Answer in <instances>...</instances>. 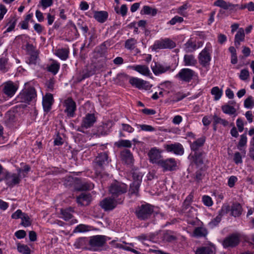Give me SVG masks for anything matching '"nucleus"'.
Instances as JSON below:
<instances>
[{"instance_id": "nucleus-25", "label": "nucleus", "mask_w": 254, "mask_h": 254, "mask_svg": "<svg viewBox=\"0 0 254 254\" xmlns=\"http://www.w3.org/2000/svg\"><path fill=\"white\" fill-rule=\"evenodd\" d=\"M207 234V229L203 226L195 228L193 232V236L196 238H204L206 237Z\"/></svg>"}, {"instance_id": "nucleus-36", "label": "nucleus", "mask_w": 254, "mask_h": 254, "mask_svg": "<svg viewBox=\"0 0 254 254\" xmlns=\"http://www.w3.org/2000/svg\"><path fill=\"white\" fill-rule=\"evenodd\" d=\"M73 212V210L71 207H69L64 209H61V214L62 215V218L65 221H68L72 217V213Z\"/></svg>"}, {"instance_id": "nucleus-17", "label": "nucleus", "mask_w": 254, "mask_h": 254, "mask_svg": "<svg viewBox=\"0 0 254 254\" xmlns=\"http://www.w3.org/2000/svg\"><path fill=\"white\" fill-rule=\"evenodd\" d=\"M54 102V99L53 95L51 93H46V95L43 96L42 100V105L43 107V110L45 112H49L52 108V106Z\"/></svg>"}, {"instance_id": "nucleus-52", "label": "nucleus", "mask_w": 254, "mask_h": 254, "mask_svg": "<svg viewBox=\"0 0 254 254\" xmlns=\"http://www.w3.org/2000/svg\"><path fill=\"white\" fill-rule=\"evenodd\" d=\"M85 244V238H78L74 244V246L76 249L82 248Z\"/></svg>"}, {"instance_id": "nucleus-46", "label": "nucleus", "mask_w": 254, "mask_h": 254, "mask_svg": "<svg viewBox=\"0 0 254 254\" xmlns=\"http://www.w3.org/2000/svg\"><path fill=\"white\" fill-rule=\"evenodd\" d=\"M17 250L19 252L23 254H30L31 252L30 248L27 245L20 244L17 245Z\"/></svg>"}, {"instance_id": "nucleus-48", "label": "nucleus", "mask_w": 254, "mask_h": 254, "mask_svg": "<svg viewBox=\"0 0 254 254\" xmlns=\"http://www.w3.org/2000/svg\"><path fill=\"white\" fill-rule=\"evenodd\" d=\"M132 177L133 180V182H137L140 184L142 181V176L138 171L135 170L132 172Z\"/></svg>"}, {"instance_id": "nucleus-22", "label": "nucleus", "mask_w": 254, "mask_h": 254, "mask_svg": "<svg viewBox=\"0 0 254 254\" xmlns=\"http://www.w3.org/2000/svg\"><path fill=\"white\" fill-rule=\"evenodd\" d=\"M93 17L99 22L104 23L108 17V13L106 11H93Z\"/></svg>"}, {"instance_id": "nucleus-42", "label": "nucleus", "mask_w": 254, "mask_h": 254, "mask_svg": "<svg viewBox=\"0 0 254 254\" xmlns=\"http://www.w3.org/2000/svg\"><path fill=\"white\" fill-rule=\"evenodd\" d=\"M211 93L214 95V100L216 101L221 98L222 91L219 89L218 87L215 86L211 89Z\"/></svg>"}, {"instance_id": "nucleus-53", "label": "nucleus", "mask_w": 254, "mask_h": 254, "mask_svg": "<svg viewBox=\"0 0 254 254\" xmlns=\"http://www.w3.org/2000/svg\"><path fill=\"white\" fill-rule=\"evenodd\" d=\"M17 19L15 17H11L9 21V24H10V26L7 28L6 31H5V33L6 32H9L11 31H12L15 26L16 23Z\"/></svg>"}, {"instance_id": "nucleus-43", "label": "nucleus", "mask_w": 254, "mask_h": 254, "mask_svg": "<svg viewBox=\"0 0 254 254\" xmlns=\"http://www.w3.org/2000/svg\"><path fill=\"white\" fill-rule=\"evenodd\" d=\"M115 144L118 147H125L130 148L131 146V141L129 140H120L115 142Z\"/></svg>"}, {"instance_id": "nucleus-50", "label": "nucleus", "mask_w": 254, "mask_h": 254, "mask_svg": "<svg viewBox=\"0 0 254 254\" xmlns=\"http://www.w3.org/2000/svg\"><path fill=\"white\" fill-rule=\"evenodd\" d=\"M21 225L24 227H28L31 225V221L28 214L25 213L21 219Z\"/></svg>"}, {"instance_id": "nucleus-38", "label": "nucleus", "mask_w": 254, "mask_h": 254, "mask_svg": "<svg viewBox=\"0 0 254 254\" xmlns=\"http://www.w3.org/2000/svg\"><path fill=\"white\" fill-rule=\"evenodd\" d=\"M140 184L137 182H132L130 185L129 193L130 195L135 194L137 195Z\"/></svg>"}, {"instance_id": "nucleus-51", "label": "nucleus", "mask_w": 254, "mask_h": 254, "mask_svg": "<svg viewBox=\"0 0 254 254\" xmlns=\"http://www.w3.org/2000/svg\"><path fill=\"white\" fill-rule=\"evenodd\" d=\"M245 39L244 30L243 28H240L237 32L235 36V41H243Z\"/></svg>"}, {"instance_id": "nucleus-23", "label": "nucleus", "mask_w": 254, "mask_h": 254, "mask_svg": "<svg viewBox=\"0 0 254 254\" xmlns=\"http://www.w3.org/2000/svg\"><path fill=\"white\" fill-rule=\"evenodd\" d=\"M213 5L224 9H228L229 8L233 9L234 7H237L239 5L238 4H234L230 2H227L224 0H217L214 2Z\"/></svg>"}, {"instance_id": "nucleus-7", "label": "nucleus", "mask_w": 254, "mask_h": 254, "mask_svg": "<svg viewBox=\"0 0 254 254\" xmlns=\"http://www.w3.org/2000/svg\"><path fill=\"white\" fill-rule=\"evenodd\" d=\"M240 241V235L238 234H233L225 238L223 242L224 248L234 247L237 246Z\"/></svg>"}, {"instance_id": "nucleus-47", "label": "nucleus", "mask_w": 254, "mask_h": 254, "mask_svg": "<svg viewBox=\"0 0 254 254\" xmlns=\"http://www.w3.org/2000/svg\"><path fill=\"white\" fill-rule=\"evenodd\" d=\"M93 184L89 182H85L82 183L77 190H91L93 189Z\"/></svg>"}, {"instance_id": "nucleus-33", "label": "nucleus", "mask_w": 254, "mask_h": 254, "mask_svg": "<svg viewBox=\"0 0 254 254\" xmlns=\"http://www.w3.org/2000/svg\"><path fill=\"white\" fill-rule=\"evenodd\" d=\"M132 69L143 75H148L150 70L148 67L144 65H137L132 66Z\"/></svg>"}, {"instance_id": "nucleus-28", "label": "nucleus", "mask_w": 254, "mask_h": 254, "mask_svg": "<svg viewBox=\"0 0 254 254\" xmlns=\"http://www.w3.org/2000/svg\"><path fill=\"white\" fill-rule=\"evenodd\" d=\"M111 127V125L110 122L103 124V125L98 127L97 133L101 135H106L110 132Z\"/></svg>"}, {"instance_id": "nucleus-15", "label": "nucleus", "mask_w": 254, "mask_h": 254, "mask_svg": "<svg viewBox=\"0 0 254 254\" xmlns=\"http://www.w3.org/2000/svg\"><path fill=\"white\" fill-rule=\"evenodd\" d=\"M106 237L102 235H96L91 237L89 242L92 247H101L106 243Z\"/></svg>"}, {"instance_id": "nucleus-5", "label": "nucleus", "mask_w": 254, "mask_h": 254, "mask_svg": "<svg viewBox=\"0 0 254 254\" xmlns=\"http://www.w3.org/2000/svg\"><path fill=\"white\" fill-rule=\"evenodd\" d=\"M119 203L112 195L104 198L100 202V206L105 211H111L113 210Z\"/></svg>"}, {"instance_id": "nucleus-20", "label": "nucleus", "mask_w": 254, "mask_h": 254, "mask_svg": "<svg viewBox=\"0 0 254 254\" xmlns=\"http://www.w3.org/2000/svg\"><path fill=\"white\" fill-rule=\"evenodd\" d=\"M91 200L90 193H82L76 197L77 203L81 206L88 205Z\"/></svg>"}, {"instance_id": "nucleus-45", "label": "nucleus", "mask_w": 254, "mask_h": 254, "mask_svg": "<svg viewBox=\"0 0 254 254\" xmlns=\"http://www.w3.org/2000/svg\"><path fill=\"white\" fill-rule=\"evenodd\" d=\"M213 124L216 125L217 124H220L222 125L223 126L226 127L228 125V122L225 119H221L216 115L213 116Z\"/></svg>"}, {"instance_id": "nucleus-62", "label": "nucleus", "mask_w": 254, "mask_h": 254, "mask_svg": "<svg viewBox=\"0 0 254 254\" xmlns=\"http://www.w3.org/2000/svg\"><path fill=\"white\" fill-rule=\"evenodd\" d=\"M202 201L204 205L207 206H211L213 204L211 198L208 195H204L202 197Z\"/></svg>"}, {"instance_id": "nucleus-60", "label": "nucleus", "mask_w": 254, "mask_h": 254, "mask_svg": "<svg viewBox=\"0 0 254 254\" xmlns=\"http://www.w3.org/2000/svg\"><path fill=\"white\" fill-rule=\"evenodd\" d=\"M26 50L28 55L33 54L34 53L38 52L33 46L32 44L27 43L26 45Z\"/></svg>"}, {"instance_id": "nucleus-64", "label": "nucleus", "mask_w": 254, "mask_h": 254, "mask_svg": "<svg viewBox=\"0 0 254 254\" xmlns=\"http://www.w3.org/2000/svg\"><path fill=\"white\" fill-rule=\"evenodd\" d=\"M24 214L25 213H23L20 209H18L12 214L11 218L15 219H22Z\"/></svg>"}, {"instance_id": "nucleus-27", "label": "nucleus", "mask_w": 254, "mask_h": 254, "mask_svg": "<svg viewBox=\"0 0 254 254\" xmlns=\"http://www.w3.org/2000/svg\"><path fill=\"white\" fill-rule=\"evenodd\" d=\"M202 152H195L194 154L190 155L189 157H191L192 162L197 166H199L203 163Z\"/></svg>"}, {"instance_id": "nucleus-32", "label": "nucleus", "mask_w": 254, "mask_h": 254, "mask_svg": "<svg viewBox=\"0 0 254 254\" xmlns=\"http://www.w3.org/2000/svg\"><path fill=\"white\" fill-rule=\"evenodd\" d=\"M69 50L66 48L58 49L56 52V55L62 60L65 61L68 58Z\"/></svg>"}, {"instance_id": "nucleus-49", "label": "nucleus", "mask_w": 254, "mask_h": 254, "mask_svg": "<svg viewBox=\"0 0 254 254\" xmlns=\"http://www.w3.org/2000/svg\"><path fill=\"white\" fill-rule=\"evenodd\" d=\"M107 44H108L107 42H104L99 46L96 47V50L97 52L101 55L104 54L106 52L107 49Z\"/></svg>"}, {"instance_id": "nucleus-54", "label": "nucleus", "mask_w": 254, "mask_h": 254, "mask_svg": "<svg viewBox=\"0 0 254 254\" xmlns=\"http://www.w3.org/2000/svg\"><path fill=\"white\" fill-rule=\"evenodd\" d=\"M254 106V100L252 96H249L244 102V106L247 109L252 108Z\"/></svg>"}, {"instance_id": "nucleus-1", "label": "nucleus", "mask_w": 254, "mask_h": 254, "mask_svg": "<svg viewBox=\"0 0 254 254\" xmlns=\"http://www.w3.org/2000/svg\"><path fill=\"white\" fill-rule=\"evenodd\" d=\"M127 186L123 183L115 181L111 184L109 188L112 197L117 199L119 204H122L125 199V194L127 192Z\"/></svg>"}, {"instance_id": "nucleus-18", "label": "nucleus", "mask_w": 254, "mask_h": 254, "mask_svg": "<svg viewBox=\"0 0 254 254\" xmlns=\"http://www.w3.org/2000/svg\"><path fill=\"white\" fill-rule=\"evenodd\" d=\"M198 60L199 63L203 66H206L209 64L211 60L210 55L208 49L205 48L199 54Z\"/></svg>"}, {"instance_id": "nucleus-6", "label": "nucleus", "mask_w": 254, "mask_h": 254, "mask_svg": "<svg viewBox=\"0 0 254 254\" xmlns=\"http://www.w3.org/2000/svg\"><path fill=\"white\" fill-rule=\"evenodd\" d=\"M37 96L35 89L33 87H29L25 89L20 95V97L22 100V102L29 103L32 101Z\"/></svg>"}, {"instance_id": "nucleus-29", "label": "nucleus", "mask_w": 254, "mask_h": 254, "mask_svg": "<svg viewBox=\"0 0 254 254\" xmlns=\"http://www.w3.org/2000/svg\"><path fill=\"white\" fill-rule=\"evenodd\" d=\"M205 141V139L204 137H200L198 138L196 140L190 144L191 149L194 152H198V150L199 148L203 145Z\"/></svg>"}, {"instance_id": "nucleus-58", "label": "nucleus", "mask_w": 254, "mask_h": 254, "mask_svg": "<svg viewBox=\"0 0 254 254\" xmlns=\"http://www.w3.org/2000/svg\"><path fill=\"white\" fill-rule=\"evenodd\" d=\"M222 216L218 214V215L214 219H213L209 223V225L212 227L216 226L221 221Z\"/></svg>"}, {"instance_id": "nucleus-37", "label": "nucleus", "mask_w": 254, "mask_h": 254, "mask_svg": "<svg viewBox=\"0 0 254 254\" xmlns=\"http://www.w3.org/2000/svg\"><path fill=\"white\" fill-rule=\"evenodd\" d=\"M137 44V40L134 38H131L126 41L125 47L127 50H132L134 49Z\"/></svg>"}, {"instance_id": "nucleus-10", "label": "nucleus", "mask_w": 254, "mask_h": 254, "mask_svg": "<svg viewBox=\"0 0 254 254\" xmlns=\"http://www.w3.org/2000/svg\"><path fill=\"white\" fill-rule=\"evenodd\" d=\"M159 166L163 168L164 171H174L177 167V162L174 158L162 159Z\"/></svg>"}, {"instance_id": "nucleus-61", "label": "nucleus", "mask_w": 254, "mask_h": 254, "mask_svg": "<svg viewBox=\"0 0 254 254\" xmlns=\"http://www.w3.org/2000/svg\"><path fill=\"white\" fill-rule=\"evenodd\" d=\"M249 76V72L247 69L241 70L239 75L240 78L242 80H246Z\"/></svg>"}, {"instance_id": "nucleus-40", "label": "nucleus", "mask_w": 254, "mask_h": 254, "mask_svg": "<svg viewBox=\"0 0 254 254\" xmlns=\"http://www.w3.org/2000/svg\"><path fill=\"white\" fill-rule=\"evenodd\" d=\"M141 14H151L154 16L157 13V10L154 8H152L149 6H144L141 11Z\"/></svg>"}, {"instance_id": "nucleus-34", "label": "nucleus", "mask_w": 254, "mask_h": 254, "mask_svg": "<svg viewBox=\"0 0 254 254\" xmlns=\"http://www.w3.org/2000/svg\"><path fill=\"white\" fill-rule=\"evenodd\" d=\"M221 109L224 113L228 114L229 115H234V116L237 115L236 109L229 104L223 105Z\"/></svg>"}, {"instance_id": "nucleus-24", "label": "nucleus", "mask_w": 254, "mask_h": 254, "mask_svg": "<svg viewBox=\"0 0 254 254\" xmlns=\"http://www.w3.org/2000/svg\"><path fill=\"white\" fill-rule=\"evenodd\" d=\"M121 155L123 161H124L127 164L130 165L133 163V155L130 150L125 149L121 152Z\"/></svg>"}, {"instance_id": "nucleus-9", "label": "nucleus", "mask_w": 254, "mask_h": 254, "mask_svg": "<svg viewBox=\"0 0 254 254\" xmlns=\"http://www.w3.org/2000/svg\"><path fill=\"white\" fill-rule=\"evenodd\" d=\"M129 83L139 89L149 90L152 86L149 82L137 77L129 78Z\"/></svg>"}, {"instance_id": "nucleus-26", "label": "nucleus", "mask_w": 254, "mask_h": 254, "mask_svg": "<svg viewBox=\"0 0 254 254\" xmlns=\"http://www.w3.org/2000/svg\"><path fill=\"white\" fill-rule=\"evenodd\" d=\"M215 251V248L211 245L200 247L198 248L195 254H213Z\"/></svg>"}, {"instance_id": "nucleus-35", "label": "nucleus", "mask_w": 254, "mask_h": 254, "mask_svg": "<svg viewBox=\"0 0 254 254\" xmlns=\"http://www.w3.org/2000/svg\"><path fill=\"white\" fill-rule=\"evenodd\" d=\"M60 64L57 61H53L52 64L47 66L48 71L52 73L54 75L56 74L59 70Z\"/></svg>"}, {"instance_id": "nucleus-41", "label": "nucleus", "mask_w": 254, "mask_h": 254, "mask_svg": "<svg viewBox=\"0 0 254 254\" xmlns=\"http://www.w3.org/2000/svg\"><path fill=\"white\" fill-rule=\"evenodd\" d=\"M38 52L29 54V57L26 60V63L29 64H36L38 58Z\"/></svg>"}, {"instance_id": "nucleus-19", "label": "nucleus", "mask_w": 254, "mask_h": 254, "mask_svg": "<svg viewBox=\"0 0 254 254\" xmlns=\"http://www.w3.org/2000/svg\"><path fill=\"white\" fill-rule=\"evenodd\" d=\"M6 184L9 186H13L19 184L20 182L19 175L18 174L7 173L5 176Z\"/></svg>"}, {"instance_id": "nucleus-44", "label": "nucleus", "mask_w": 254, "mask_h": 254, "mask_svg": "<svg viewBox=\"0 0 254 254\" xmlns=\"http://www.w3.org/2000/svg\"><path fill=\"white\" fill-rule=\"evenodd\" d=\"M247 142V137L246 133H244L240 136V139L237 145L238 148L240 150H242V147L246 145Z\"/></svg>"}, {"instance_id": "nucleus-14", "label": "nucleus", "mask_w": 254, "mask_h": 254, "mask_svg": "<svg viewBox=\"0 0 254 254\" xmlns=\"http://www.w3.org/2000/svg\"><path fill=\"white\" fill-rule=\"evenodd\" d=\"M151 67L155 75H159L165 73L171 69L170 65L162 64L155 62L152 63Z\"/></svg>"}, {"instance_id": "nucleus-55", "label": "nucleus", "mask_w": 254, "mask_h": 254, "mask_svg": "<svg viewBox=\"0 0 254 254\" xmlns=\"http://www.w3.org/2000/svg\"><path fill=\"white\" fill-rule=\"evenodd\" d=\"M184 21V18L182 17H180L179 16H175L173 18H172L168 23L171 25H174L177 23H181Z\"/></svg>"}, {"instance_id": "nucleus-16", "label": "nucleus", "mask_w": 254, "mask_h": 254, "mask_svg": "<svg viewBox=\"0 0 254 254\" xmlns=\"http://www.w3.org/2000/svg\"><path fill=\"white\" fill-rule=\"evenodd\" d=\"M96 121V118L94 114L88 113L83 118L81 127L82 128H88L93 126Z\"/></svg>"}, {"instance_id": "nucleus-30", "label": "nucleus", "mask_w": 254, "mask_h": 254, "mask_svg": "<svg viewBox=\"0 0 254 254\" xmlns=\"http://www.w3.org/2000/svg\"><path fill=\"white\" fill-rule=\"evenodd\" d=\"M184 62L185 66H195L197 64V60L192 55H185Z\"/></svg>"}, {"instance_id": "nucleus-11", "label": "nucleus", "mask_w": 254, "mask_h": 254, "mask_svg": "<svg viewBox=\"0 0 254 254\" xmlns=\"http://www.w3.org/2000/svg\"><path fill=\"white\" fill-rule=\"evenodd\" d=\"M65 109L64 112L67 116L73 117L75 115V111L76 109L75 102L71 98H68L64 102Z\"/></svg>"}, {"instance_id": "nucleus-39", "label": "nucleus", "mask_w": 254, "mask_h": 254, "mask_svg": "<svg viewBox=\"0 0 254 254\" xmlns=\"http://www.w3.org/2000/svg\"><path fill=\"white\" fill-rule=\"evenodd\" d=\"M129 78L130 77L127 74L125 73H120L117 75L115 81L117 83H123L127 81L128 80L129 81Z\"/></svg>"}, {"instance_id": "nucleus-2", "label": "nucleus", "mask_w": 254, "mask_h": 254, "mask_svg": "<svg viewBox=\"0 0 254 254\" xmlns=\"http://www.w3.org/2000/svg\"><path fill=\"white\" fill-rule=\"evenodd\" d=\"M137 218L140 220H146L154 215V207L152 205L146 203L138 206L135 210Z\"/></svg>"}, {"instance_id": "nucleus-13", "label": "nucleus", "mask_w": 254, "mask_h": 254, "mask_svg": "<svg viewBox=\"0 0 254 254\" xmlns=\"http://www.w3.org/2000/svg\"><path fill=\"white\" fill-rule=\"evenodd\" d=\"M165 149L169 152H173L176 155H182L184 153L183 145L178 142L164 145Z\"/></svg>"}, {"instance_id": "nucleus-57", "label": "nucleus", "mask_w": 254, "mask_h": 254, "mask_svg": "<svg viewBox=\"0 0 254 254\" xmlns=\"http://www.w3.org/2000/svg\"><path fill=\"white\" fill-rule=\"evenodd\" d=\"M186 216L190 218H193L196 215V210L193 207L187 210L183 213Z\"/></svg>"}, {"instance_id": "nucleus-3", "label": "nucleus", "mask_w": 254, "mask_h": 254, "mask_svg": "<svg viewBox=\"0 0 254 254\" xmlns=\"http://www.w3.org/2000/svg\"><path fill=\"white\" fill-rule=\"evenodd\" d=\"M175 47V42L167 38L156 40L152 46V50L155 51H157L159 49H173Z\"/></svg>"}, {"instance_id": "nucleus-31", "label": "nucleus", "mask_w": 254, "mask_h": 254, "mask_svg": "<svg viewBox=\"0 0 254 254\" xmlns=\"http://www.w3.org/2000/svg\"><path fill=\"white\" fill-rule=\"evenodd\" d=\"M231 215L234 217H238L242 212V207L240 203H233L231 208Z\"/></svg>"}, {"instance_id": "nucleus-63", "label": "nucleus", "mask_w": 254, "mask_h": 254, "mask_svg": "<svg viewBox=\"0 0 254 254\" xmlns=\"http://www.w3.org/2000/svg\"><path fill=\"white\" fill-rule=\"evenodd\" d=\"M88 226L84 224H80L76 227L74 232H84L88 230Z\"/></svg>"}, {"instance_id": "nucleus-21", "label": "nucleus", "mask_w": 254, "mask_h": 254, "mask_svg": "<svg viewBox=\"0 0 254 254\" xmlns=\"http://www.w3.org/2000/svg\"><path fill=\"white\" fill-rule=\"evenodd\" d=\"M3 93L8 97H12L15 93L16 88L11 82H7L4 84Z\"/></svg>"}, {"instance_id": "nucleus-59", "label": "nucleus", "mask_w": 254, "mask_h": 254, "mask_svg": "<svg viewBox=\"0 0 254 254\" xmlns=\"http://www.w3.org/2000/svg\"><path fill=\"white\" fill-rule=\"evenodd\" d=\"M187 96V95L186 94H184L183 93L178 92L175 94L174 96L173 101L174 102H179L182 100H183L184 98L186 97Z\"/></svg>"}, {"instance_id": "nucleus-4", "label": "nucleus", "mask_w": 254, "mask_h": 254, "mask_svg": "<svg viewBox=\"0 0 254 254\" xmlns=\"http://www.w3.org/2000/svg\"><path fill=\"white\" fill-rule=\"evenodd\" d=\"M94 163L95 169L97 174L98 170H99V172L102 170L104 166L108 165L109 163L108 155L107 153L104 152L99 154L95 159Z\"/></svg>"}, {"instance_id": "nucleus-56", "label": "nucleus", "mask_w": 254, "mask_h": 254, "mask_svg": "<svg viewBox=\"0 0 254 254\" xmlns=\"http://www.w3.org/2000/svg\"><path fill=\"white\" fill-rule=\"evenodd\" d=\"M53 0H41L39 2V5L40 4L43 9H45L48 7L51 6L53 4Z\"/></svg>"}, {"instance_id": "nucleus-12", "label": "nucleus", "mask_w": 254, "mask_h": 254, "mask_svg": "<svg viewBox=\"0 0 254 254\" xmlns=\"http://www.w3.org/2000/svg\"><path fill=\"white\" fill-rule=\"evenodd\" d=\"M161 151L156 147H153L150 149L148 153V156L149 158L150 162L159 165L161 162L162 155Z\"/></svg>"}, {"instance_id": "nucleus-8", "label": "nucleus", "mask_w": 254, "mask_h": 254, "mask_svg": "<svg viewBox=\"0 0 254 254\" xmlns=\"http://www.w3.org/2000/svg\"><path fill=\"white\" fill-rule=\"evenodd\" d=\"M195 72L193 70L184 68L182 69L177 74L176 76L179 78L182 81L189 82L195 75Z\"/></svg>"}]
</instances>
